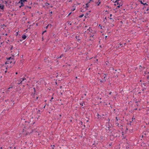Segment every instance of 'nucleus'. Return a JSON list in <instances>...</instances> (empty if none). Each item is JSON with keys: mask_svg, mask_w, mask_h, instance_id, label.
Returning a JSON list of instances; mask_svg holds the SVG:
<instances>
[{"mask_svg": "<svg viewBox=\"0 0 149 149\" xmlns=\"http://www.w3.org/2000/svg\"><path fill=\"white\" fill-rule=\"evenodd\" d=\"M106 129L107 132L109 133H112L113 132H114V134H112V135L114 137H116L118 136V134L115 132V130H114L111 127H107L106 128Z\"/></svg>", "mask_w": 149, "mask_h": 149, "instance_id": "1", "label": "nucleus"}, {"mask_svg": "<svg viewBox=\"0 0 149 149\" xmlns=\"http://www.w3.org/2000/svg\"><path fill=\"white\" fill-rule=\"evenodd\" d=\"M7 61L6 62V64H14L15 63V61L14 59L10 57L8 58H7Z\"/></svg>", "mask_w": 149, "mask_h": 149, "instance_id": "2", "label": "nucleus"}, {"mask_svg": "<svg viewBox=\"0 0 149 149\" xmlns=\"http://www.w3.org/2000/svg\"><path fill=\"white\" fill-rule=\"evenodd\" d=\"M116 3H117V5H118L117 6V8H119L120 6H121L122 5V2L118 3V2H117Z\"/></svg>", "mask_w": 149, "mask_h": 149, "instance_id": "3", "label": "nucleus"}, {"mask_svg": "<svg viewBox=\"0 0 149 149\" xmlns=\"http://www.w3.org/2000/svg\"><path fill=\"white\" fill-rule=\"evenodd\" d=\"M26 79L25 78V77H24V78H22V81H21L20 83H17V84H22V81H24V80H26Z\"/></svg>", "mask_w": 149, "mask_h": 149, "instance_id": "4", "label": "nucleus"}, {"mask_svg": "<svg viewBox=\"0 0 149 149\" xmlns=\"http://www.w3.org/2000/svg\"><path fill=\"white\" fill-rule=\"evenodd\" d=\"M140 3L141 4H143V5H146L147 6L148 5V4H147L146 3H143L142 0L140 1Z\"/></svg>", "mask_w": 149, "mask_h": 149, "instance_id": "5", "label": "nucleus"}, {"mask_svg": "<svg viewBox=\"0 0 149 149\" xmlns=\"http://www.w3.org/2000/svg\"><path fill=\"white\" fill-rule=\"evenodd\" d=\"M25 2H27V0H20V1H19V3H24Z\"/></svg>", "mask_w": 149, "mask_h": 149, "instance_id": "6", "label": "nucleus"}, {"mask_svg": "<svg viewBox=\"0 0 149 149\" xmlns=\"http://www.w3.org/2000/svg\"><path fill=\"white\" fill-rule=\"evenodd\" d=\"M0 8L1 10H3L4 8V6L0 4Z\"/></svg>", "mask_w": 149, "mask_h": 149, "instance_id": "7", "label": "nucleus"}, {"mask_svg": "<svg viewBox=\"0 0 149 149\" xmlns=\"http://www.w3.org/2000/svg\"><path fill=\"white\" fill-rule=\"evenodd\" d=\"M26 38V36L25 35H23L22 38H23V40L25 39Z\"/></svg>", "mask_w": 149, "mask_h": 149, "instance_id": "8", "label": "nucleus"}, {"mask_svg": "<svg viewBox=\"0 0 149 149\" xmlns=\"http://www.w3.org/2000/svg\"><path fill=\"white\" fill-rule=\"evenodd\" d=\"M100 0H98V1L97 3V6H99L100 5V4L101 3Z\"/></svg>", "mask_w": 149, "mask_h": 149, "instance_id": "9", "label": "nucleus"}, {"mask_svg": "<svg viewBox=\"0 0 149 149\" xmlns=\"http://www.w3.org/2000/svg\"><path fill=\"white\" fill-rule=\"evenodd\" d=\"M20 3L21 4V5L19 6V8H21L22 6H24V4L23 3Z\"/></svg>", "mask_w": 149, "mask_h": 149, "instance_id": "10", "label": "nucleus"}, {"mask_svg": "<svg viewBox=\"0 0 149 149\" xmlns=\"http://www.w3.org/2000/svg\"><path fill=\"white\" fill-rule=\"evenodd\" d=\"M13 85H11L8 88V89H10V88H13Z\"/></svg>", "mask_w": 149, "mask_h": 149, "instance_id": "11", "label": "nucleus"}, {"mask_svg": "<svg viewBox=\"0 0 149 149\" xmlns=\"http://www.w3.org/2000/svg\"><path fill=\"white\" fill-rule=\"evenodd\" d=\"M49 4L48 3H47V2H46V3H45V5L46 6H48V5H49Z\"/></svg>", "mask_w": 149, "mask_h": 149, "instance_id": "12", "label": "nucleus"}, {"mask_svg": "<svg viewBox=\"0 0 149 149\" xmlns=\"http://www.w3.org/2000/svg\"><path fill=\"white\" fill-rule=\"evenodd\" d=\"M49 25H50V27H51V26H52L51 25V24H49L46 27H45V28L46 29H47V28H48V27L49 26Z\"/></svg>", "mask_w": 149, "mask_h": 149, "instance_id": "13", "label": "nucleus"}, {"mask_svg": "<svg viewBox=\"0 0 149 149\" xmlns=\"http://www.w3.org/2000/svg\"><path fill=\"white\" fill-rule=\"evenodd\" d=\"M84 16V14H82L81 15H80L79 16V17L80 18H81V17H83V16Z\"/></svg>", "mask_w": 149, "mask_h": 149, "instance_id": "14", "label": "nucleus"}, {"mask_svg": "<svg viewBox=\"0 0 149 149\" xmlns=\"http://www.w3.org/2000/svg\"><path fill=\"white\" fill-rule=\"evenodd\" d=\"M63 56V55L62 54L59 57V58H61L62 56Z\"/></svg>", "mask_w": 149, "mask_h": 149, "instance_id": "15", "label": "nucleus"}, {"mask_svg": "<svg viewBox=\"0 0 149 149\" xmlns=\"http://www.w3.org/2000/svg\"><path fill=\"white\" fill-rule=\"evenodd\" d=\"M80 104L81 105H82V106H83L84 105V102H83V103H80Z\"/></svg>", "mask_w": 149, "mask_h": 149, "instance_id": "16", "label": "nucleus"}, {"mask_svg": "<svg viewBox=\"0 0 149 149\" xmlns=\"http://www.w3.org/2000/svg\"><path fill=\"white\" fill-rule=\"evenodd\" d=\"M120 0H116L115 1V3H116L117 2H118Z\"/></svg>", "mask_w": 149, "mask_h": 149, "instance_id": "17", "label": "nucleus"}, {"mask_svg": "<svg viewBox=\"0 0 149 149\" xmlns=\"http://www.w3.org/2000/svg\"><path fill=\"white\" fill-rule=\"evenodd\" d=\"M64 49H65V52H66L67 51V49H65V48H64Z\"/></svg>", "mask_w": 149, "mask_h": 149, "instance_id": "18", "label": "nucleus"}, {"mask_svg": "<svg viewBox=\"0 0 149 149\" xmlns=\"http://www.w3.org/2000/svg\"><path fill=\"white\" fill-rule=\"evenodd\" d=\"M9 89H8V90L6 91V92L7 93H8V92L9 91Z\"/></svg>", "mask_w": 149, "mask_h": 149, "instance_id": "19", "label": "nucleus"}, {"mask_svg": "<svg viewBox=\"0 0 149 149\" xmlns=\"http://www.w3.org/2000/svg\"><path fill=\"white\" fill-rule=\"evenodd\" d=\"M46 31V30H45V31H44L42 33H44Z\"/></svg>", "mask_w": 149, "mask_h": 149, "instance_id": "20", "label": "nucleus"}, {"mask_svg": "<svg viewBox=\"0 0 149 149\" xmlns=\"http://www.w3.org/2000/svg\"><path fill=\"white\" fill-rule=\"evenodd\" d=\"M75 8H74L73 10H72V11H74V10H75Z\"/></svg>", "mask_w": 149, "mask_h": 149, "instance_id": "21", "label": "nucleus"}, {"mask_svg": "<svg viewBox=\"0 0 149 149\" xmlns=\"http://www.w3.org/2000/svg\"><path fill=\"white\" fill-rule=\"evenodd\" d=\"M71 13V12H70L69 13V14H68V16Z\"/></svg>", "mask_w": 149, "mask_h": 149, "instance_id": "22", "label": "nucleus"}, {"mask_svg": "<svg viewBox=\"0 0 149 149\" xmlns=\"http://www.w3.org/2000/svg\"><path fill=\"white\" fill-rule=\"evenodd\" d=\"M53 7V6H52V5H51L50 6V7L51 8H52Z\"/></svg>", "mask_w": 149, "mask_h": 149, "instance_id": "23", "label": "nucleus"}, {"mask_svg": "<svg viewBox=\"0 0 149 149\" xmlns=\"http://www.w3.org/2000/svg\"><path fill=\"white\" fill-rule=\"evenodd\" d=\"M122 45V44H121V43H120V46H121V45Z\"/></svg>", "mask_w": 149, "mask_h": 149, "instance_id": "24", "label": "nucleus"}, {"mask_svg": "<svg viewBox=\"0 0 149 149\" xmlns=\"http://www.w3.org/2000/svg\"><path fill=\"white\" fill-rule=\"evenodd\" d=\"M111 16H112V14H111L110 15V17H111Z\"/></svg>", "mask_w": 149, "mask_h": 149, "instance_id": "25", "label": "nucleus"}, {"mask_svg": "<svg viewBox=\"0 0 149 149\" xmlns=\"http://www.w3.org/2000/svg\"><path fill=\"white\" fill-rule=\"evenodd\" d=\"M18 74L17 72H16L15 73V74Z\"/></svg>", "mask_w": 149, "mask_h": 149, "instance_id": "26", "label": "nucleus"}, {"mask_svg": "<svg viewBox=\"0 0 149 149\" xmlns=\"http://www.w3.org/2000/svg\"><path fill=\"white\" fill-rule=\"evenodd\" d=\"M109 19H112V18H111V17L109 18Z\"/></svg>", "mask_w": 149, "mask_h": 149, "instance_id": "27", "label": "nucleus"}, {"mask_svg": "<svg viewBox=\"0 0 149 149\" xmlns=\"http://www.w3.org/2000/svg\"><path fill=\"white\" fill-rule=\"evenodd\" d=\"M50 13L52 14V11H51Z\"/></svg>", "mask_w": 149, "mask_h": 149, "instance_id": "28", "label": "nucleus"}, {"mask_svg": "<svg viewBox=\"0 0 149 149\" xmlns=\"http://www.w3.org/2000/svg\"><path fill=\"white\" fill-rule=\"evenodd\" d=\"M116 124H117V125H118V123H117Z\"/></svg>", "mask_w": 149, "mask_h": 149, "instance_id": "29", "label": "nucleus"}, {"mask_svg": "<svg viewBox=\"0 0 149 149\" xmlns=\"http://www.w3.org/2000/svg\"><path fill=\"white\" fill-rule=\"evenodd\" d=\"M148 9H147L146 10H147V11H148Z\"/></svg>", "mask_w": 149, "mask_h": 149, "instance_id": "30", "label": "nucleus"}, {"mask_svg": "<svg viewBox=\"0 0 149 149\" xmlns=\"http://www.w3.org/2000/svg\"><path fill=\"white\" fill-rule=\"evenodd\" d=\"M53 99V97H52V99Z\"/></svg>", "mask_w": 149, "mask_h": 149, "instance_id": "31", "label": "nucleus"}, {"mask_svg": "<svg viewBox=\"0 0 149 149\" xmlns=\"http://www.w3.org/2000/svg\"><path fill=\"white\" fill-rule=\"evenodd\" d=\"M78 41H79V40H79V39H78Z\"/></svg>", "mask_w": 149, "mask_h": 149, "instance_id": "32", "label": "nucleus"}, {"mask_svg": "<svg viewBox=\"0 0 149 149\" xmlns=\"http://www.w3.org/2000/svg\"><path fill=\"white\" fill-rule=\"evenodd\" d=\"M7 72V71L6 70L5 71V72Z\"/></svg>", "mask_w": 149, "mask_h": 149, "instance_id": "33", "label": "nucleus"}, {"mask_svg": "<svg viewBox=\"0 0 149 149\" xmlns=\"http://www.w3.org/2000/svg\"><path fill=\"white\" fill-rule=\"evenodd\" d=\"M70 25H71V23H70Z\"/></svg>", "mask_w": 149, "mask_h": 149, "instance_id": "34", "label": "nucleus"}, {"mask_svg": "<svg viewBox=\"0 0 149 149\" xmlns=\"http://www.w3.org/2000/svg\"><path fill=\"white\" fill-rule=\"evenodd\" d=\"M88 120H86V122H88Z\"/></svg>", "mask_w": 149, "mask_h": 149, "instance_id": "35", "label": "nucleus"}, {"mask_svg": "<svg viewBox=\"0 0 149 149\" xmlns=\"http://www.w3.org/2000/svg\"><path fill=\"white\" fill-rule=\"evenodd\" d=\"M7 34H6V36H7Z\"/></svg>", "mask_w": 149, "mask_h": 149, "instance_id": "36", "label": "nucleus"}, {"mask_svg": "<svg viewBox=\"0 0 149 149\" xmlns=\"http://www.w3.org/2000/svg\"><path fill=\"white\" fill-rule=\"evenodd\" d=\"M76 79L77 78V77H76Z\"/></svg>", "mask_w": 149, "mask_h": 149, "instance_id": "37", "label": "nucleus"}, {"mask_svg": "<svg viewBox=\"0 0 149 149\" xmlns=\"http://www.w3.org/2000/svg\"><path fill=\"white\" fill-rule=\"evenodd\" d=\"M1 39V37L0 36V39Z\"/></svg>", "mask_w": 149, "mask_h": 149, "instance_id": "38", "label": "nucleus"}, {"mask_svg": "<svg viewBox=\"0 0 149 149\" xmlns=\"http://www.w3.org/2000/svg\"><path fill=\"white\" fill-rule=\"evenodd\" d=\"M101 82H102V81H101Z\"/></svg>", "mask_w": 149, "mask_h": 149, "instance_id": "39", "label": "nucleus"}, {"mask_svg": "<svg viewBox=\"0 0 149 149\" xmlns=\"http://www.w3.org/2000/svg\"><path fill=\"white\" fill-rule=\"evenodd\" d=\"M1 149H2V148L1 147Z\"/></svg>", "mask_w": 149, "mask_h": 149, "instance_id": "40", "label": "nucleus"}, {"mask_svg": "<svg viewBox=\"0 0 149 149\" xmlns=\"http://www.w3.org/2000/svg\"><path fill=\"white\" fill-rule=\"evenodd\" d=\"M107 36H105V37H106V38H107Z\"/></svg>", "mask_w": 149, "mask_h": 149, "instance_id": "41", "label": "nucleus"}, {"mask_svg": "<svg viewBox=\"0 0 149 149\" xmlns=\"http://www.w3.org/2000/svg\"><path fill=\"white\" fill-rule=\"evenodd\" d=\"M148 82H149V81H148Z\"/></svg>", "mask_w": 149, "mask_h": 149, "instance_id": "42", "label": "nucleus"}]
</instances>
